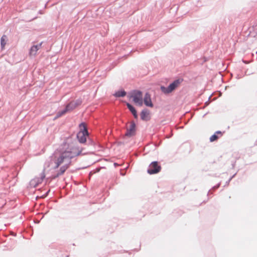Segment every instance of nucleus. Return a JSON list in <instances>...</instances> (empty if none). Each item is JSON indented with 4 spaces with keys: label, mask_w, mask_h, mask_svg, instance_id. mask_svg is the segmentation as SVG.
Listing matches in <instances>:
<instances>
[{
    "label": "nucleus",
    "mask_w": 257,
    "mask_h": 257,
    "mask_svg": "<svg viewBox=\"0 0 257 257\" xmlns=\"http://www.w3.org/2000/svg\"><path fill=\"white\" fill-rule=\"evenodd\" d=\"M133 98V101L136 103H138L140 106H142L143 103L142 97V92L140 90H135L133 94L131 96Z\"/></svg>",
    "instance_id": "obj_5"
},
{
    "label": "nucleus",
    "mask_w": 257,
    "mask_h": 257,
    "mask_svg": "<svg viewBox=\"0 0 257 257\" xmlns=\"http://www.w3.org/2000/svg\"><path fill=\"white\" fill-rule=\"evenodd\" d=\"M78 105H79V103H76L74 102H71L68 103L66 106V108L68 110V111L72 110L74 108H75Z\"/></svg>",
    "instance_id": "obj_12"
},
{
    "label": "nucleus",
    "mask_w": 257,
    "mask_h": 257,
    "mask_svg": "<svg viewBox=\"0 0 257 257\" xmlns=\"http://www.w3.org/2000/svg\"><path fill=\"white\" fill-rule=\"evenodd\" d=\"M236 173L234 174L233 176H232L230 178H231V179L235 176Z\"/></svg>",
    "instance_id": "obj_24"
},
{
    "label": "nucleus",
    "mask_w": 257,
    "mask_h": 257,
    "mask_svg": "<svg viewBox=\"0 0 257 257\" xmlns=\"http://www.w3.org/2000/svg\"><path fill=\"white\" fill-rule=\"evenodd\" d=\"M183 79L181 78L176 79L171 83L167 87L161 86V90L164 93L169 94L175 90L183 82Z\"/></svg>",
    "instance_id": "obj_3"
},
{
    "label": "nucleus",
    "mask_w": 257,
    "mask_h": 257,
    "mask_svg": "<svg viewBox=\"0 0 257 257\" xmlns=\"http://www.w3.org/2000/svg\"><path fill=\"white\" fill-rule=\"evenodd\" d=\"M149 112L147 109H144L142 110V111L141 112V118L143 120H148V119H147V116L149 115Z\"/></svg>",
    "instance_id": "obj_14"
},
{
    "label": "nucleus",
    "mask_w": 257,
    "mask_h": 257,
    "mask_svg": "<svg viewBox=\"0 0 257 257\" xmlns=\"http://www.w3.org/2000/svg\"><path fill=\"white\" fill-rule=\"evenodd\" d=\"M126 105L127 108L129 109V110L131 112V113L133 115L134 117L135 118H138V115L137 111V110L135 108V107L133 105H132L131 103H130L129 102H126Z\"/></svg>",
    "instance_id": "obj_11"
},
{
    "label": "nucleus",
    "mask_w": 257,
    "mask_h": 257,
    "mask_svg": "<svg viewBox=\"0 0 257 257\" xmlns=\"http://www.w3.org/2000/svg\"><path fill=\"white\" fill-rule=\"evenodd\" d=\"M205 104H206V105H208V101H206Z\"/></svg>",
    "instance_id": "obj_26"
},
{
    "label": "nucleus",
    "mask_w": 257,
    "mask_h": 257,
    "mask_svg": "<svg viewBox=\"0 0 257 257\" xmlns=\"http://www.w3.org/2000/svg\"><path fill=\"white\" fill-rule=\"evenodd\" d=\"M44 172L45 170L44 169L43 171L40 174V178H37L31 181L30 184L31 186H33L34 187H36L42 182L45 177V174Z\"/></svg>",
    "instance_id": "obj_7"
},
{
    "label": "nucleus",
    "mask_w": 257,
    "mask_h": 257,
    "mask_svg": "<svg viewBox=\"0 0 257 257\" xmlns=\"http://www.w3.org/2000/svg\"><path fill=\"white\" fill-rule=\"evenodd\" d=\"M220 183H219L217 185L213 186L211 189L213 190H215L218 189L220 187Z\"/></svg>",
    "instance_id": "obj_19"
},
{
    "label": "nucleus",
    "mask_w": 257,
    "mask_h": 257,
    "mask_svg": "<svg viewBox=\"0 0 257 257\" xmlns=\"http://www.w3.org/2000/svg\"><path fill=\"white\" fill-rule=\"evenodd\" d=\"M4 37H6V36H3L1 39V45L2 48H3L5 47L6 44L5 40L4 39Z\"/></svg>",
    "instance_id": "obj_18"
},
{
    "label": "nucleus",
    "mask_w": 257,
    "mask_h": 257,
    "mask_svg": "<svg viewBox=\"0 0 257 257\" xmlns=\"http://www.w3.org/2000/svg\"><path fill=\"white\" fill-rule=\"evenodd\" d=\"M79 126L80 131L77 134V138L80 143L84 144L86 142V139L89 136V134L85 122H81Z\"/></svg>",
    "instance_id": "obj_2"
},
{
    "label": "nucleus",
    "mask_w": 257,
    "mask_h": 257,
    "mask_svg": "<svg viewBox=\"0 0 257 257\" xmlns=\"http://www.w3.org/2000/svg\"><path fill=\"white\" fill-rule=\"evenodd\" d=\"M126 94V92L123 89L116 91L113 95L116 97H123Z\"/></svg>",
    "instance_id": "obj_13"
},
{
    "label": "nucleus",
    "mask_w": 257,
    "mask_h": 257,
    "mask_svg": "<svg viewBox=\"0 0 257 257\" xmlns=\"http://www.w3.org/2000/svg\"><path fill=\"white\" fill-rule=\"evenodd\" d=\"M215 134L216 135H220V136H222V133L221 131H216V132L215 133Z\"/></svg>",
    "instance_id": "obj_20"
},
{
    "label": "nucleus",
    "mask_w": 257,
    "mask_h": 257,
    "mask_svg": "<svg viewBox=\"0 0 257 257\" xmlns=\"http://www.w3.org/2000/svg\"><path fill=\"white\" fill-rule=\"evenodd\" d=\"M144 102L147 106L152 107L154 106L153 103L152 102L151 95L149 92H146L145 93L144 98Z\"/></svg>",
    "instance_id": "obj_10"
},
{
    "label": "nucleus",
    "mask_w": 257,
    "mask_h": 257,
    "mask_svg": "<svg viewBox=\"0 0 257 257\" xmlns=\"http://www.w3.org/2000/svg\"><path fill=\"white\" fill-rule=\"evenodd\" d=\"M68 144L64 143L59 150L56 151L52 156V160L55 164L54 167V169L58 168L59 166L65 161L67 163L70 162V160L76 156L81 154L84 155L85 153H82V150H79L76 148H68Z\"/></svg>",
    "instance_id": "obj_1"
},
{
    "label": "nucleus",
    "mask_w": 257,
    "mask_h": 257,
    "mask_svg": "<svg viewBox=\"0 0 257 257\" xmlns=\"http://www.w3.org/2000/svg\"><path fill=\"white\" fill-rule=\"evenodd\" d=\"M70 163V162H69L68 163H67V164H66L65 165L61 166L59 171H58V172L52 176V178L56 179V178L63 175L66 171V170L69 168Z\"/></svg>",
    "instance_id": "obj_8"
},
{
    "label": "nucleus",
    "mask_w": 257,
    "mask_h": 257,
    "mask_svg": "<svg viewBox=\"0 0 257 257\" xmlns=\"http://www.w3.org/2000/svg\"><path fill=\"white\" fill-rule=\"evenodd\" d=\"M74 103H79V105L81 103V101L79 100H76L75 102H74Z\"/></svg>",
    "instance_id": "obj_22"
},
{
    "label": "nucleus",
    "mask_w": 257,
    "mask_h": 257,
    "mask_svg": "<svg viewBox=\"0 0 257 257\" xmlns=\"http://www.w3.org/2000/svg\"><path fill=\"white\" fill-rule=\"evenodd\" d=\"M86 145H87L89 146H94L95 145V143L94 140H93L89 136L88 137V138L86 139V142L85 143Z\"/></svg>",
    "instance_id": "obj_15"
},
{
    "label": "nucleus",
    "mask_w": 257,
    "mask_h": 257,
    "mask_svg": "<svg viewBox=\"0 0 257 257\" xmlns=\"http://www.w3.org/2000/svg\"><path fill=\"white\" fill-rule=\"evenodd\" d=\"M68 110L65 107L62 110L59 111L57 112L56 117H59L64 114L66 112H68Z\"/></svg>",
    "instance_id": "obj_16"
},
{
    "label": "nucleus",
    "mask_w": 257,
    "mask_h": 257,
    "mask_svg": "<svg viewBox=\"0 0 257 257\" xmlns=\"http://www.w3.org/2000/svg\"><path fill=\"white\" fill-rule=\"evenodd\" d=\"M42 42L31 47L29 51V55L31 56H35L37 51L41 48Z\"/></svg>",
    "instance_id": "obj_9"
},
{
    "label": "nucleus",
    "mask_w": 257,
    "mask_h": 257,
    "mask_svg": "<svg viewBox=\"0 0 257 257\" xmlns=\"http://www.w3.org/2000/svg\"><path fill=\"white\" fill-rule=\"evenodd\" d=\"M131 125L129 128H127L125 134V136L131 137L136 134V124L134 121H131Z\"/></svg>",
    "instance_id": "obj_6"
},
{
    "label": "nucleus",
    "mask_w": 257,
    "mask_h": 257,
    "mask_svg": "<svg viewBox=\"0 0 257 257\" xmlns=\"http://www.w3.org/2000/svg\"><path fill=\"white\" fill-rule=\"evenodd\" d=\"M218 138H219V137L214 133L213 135H212L210 137L209 140H210V142H213L215 141H217Z\"/></svg>",
    "instance_id": "obj_17"
},
{
    "label": "nucleus",
    "mask_w": 257,
    "mask_h": 257,
    "mask_svg": "<svg viewBox=\"0 0 257 257\" xmlns=\"http://www.w3.org/2000/svg\"><path fill=\"white\" fill-rule=\"evenodd\" d=\"M231 180V178H229V179L226 182L225 185H228Z\"/></svg>",
    "instance_id": "obj_21"
},
{
    "label": "nucleus",
    "mask_w": 257,
    "mask_h": 257,
    "mask_svg": "<svg viewBox=\"0 0 257 257\" xmlns=\"http://www.w3.org/2000/svg\"><path fill=\"white\" fill-rule=\"evenodd\" d=\"M161 166L157 161L152 162L149 165L147 172L150 174H155L160 172Z\"/></svg>",
    "instance_id": "obj_4"
},
{
    "label": "nucleus",
    "mask_w": 257,
    "mask_h": 257,
    "mask_svg": "<svg viewBox=\"0 0 257 257\" xmlns=\"http://www.w3.org/2000/svg\"><path fill=\"white\" fill-rule=\"evenodd\" d=\"M49 192H50V190H48V191L46 193L45 195H46V196H47Z\"/></svg>",
    "instance_id": "obj_23"
},
{
    "label": "nucleus",
    "mask_w": 257,
    "mask_h": 257,
    "mask_svg": "<svg viewBox=\"0 0 257 257\" xmlns=\"http://www.w3.org/2000/svg\"><path fill=\"white\" fill-rule=\"evenodd\" d=\"M210 191H211V190H209L208 192V194H207V195L208 196L210 193Z\"/></svg>",
    "instance_id": "obj_25"
}]
</instances>
